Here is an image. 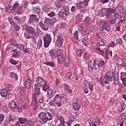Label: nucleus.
I'll return each instance as SVG.
<instances>
[{"label":"nucleus","instance_id":"f257e3e1","mask_svg":"<svg viewBox=\"0 0 126 126\" xmlns=\"http://www.w3.org/2000/svg\"><path fill=\"white\" fill-rule=\"evenodd\" d=\"M38 118L39 119V122L42 125L46 124L47 121H51L53 120V116L50 112H41L38 115Z\"/></svg>","mask_w":126,"mask_h":126},{"label":"nucleus","instance_id":"f03ea898","mask_svg":"<svg viewBox=\"0 0 126 126\" xmlns=\"http://www.w3.org/2000/svg\"><path fill=\"white\" fill-rule=\"evenodd\" d=\"M99 28L101 31H107L110 32L111 31V25L109 24L107 21H104L100 23Z\"/></svg>","mask_w":126,"mask_h":126},{"label":"nucleus","instance_id":"7ed1b4c3","mask_svg":"<svg viewBox=\"0 0 126 126\" xmlns=\"http://www.w3.org/2000/svg\"><path fill=\"white\" fill-rule=\"evenodd\" d=\"M43 40L44 47L48 48L50 44H51V42H52V36H51V34L48 33L45 34V36L43 37Z\"/></svg>","mask_w":126,"mask_h":126},{"label":"nucleus","instance_id":"20e7f679","mask_svg":"<svg viewBox=\"0 0 126 126\" xmlns=\"http://www.w3.org/2000/svg\"><path fill=\"white\" fill-rule=\"evenodd\" d=\"M40 96V93L35 92L33 94V102L32 103V106L33 107V110H37V103H38V97Z\"/></svg>","mask_w":126,"mask_h":126},{"label":"nucleus","instance_id":"39448f33","mask_svg":"<svg viewBox=\"0 0 126 126\" xmlns=\"http://www.w3.org/2000/svg\"><path fill=\"white\" fill-rule=\"evenodd\" d=\"M72 107L76 111H79L81 108V105L78 104V98L74 97L72 100Z\"/></svg>","mask_w":126,"mask_h":126},{"label":"nucleus","instance_id":"423d86ee","mask_svg":"<svg viewBox=\"0 0 126 126\" xmlns=\"http://www.w3.org/2000/svg\"><path fill=\"white\" fill-rule=\"evenodd\" d=\"M88 69L89 71H92L93 70H96L97 69V64L95 63V60H90L88 63Z\"/></svg>","mask_w":126,"mask_h":126},{"label":"nucleus","instance_id":"0eeeda50","mask_svg":"<svg viewBox=\"0 0 126 126\" xmlns=\"http://www.w3.org/2000/svg\"><path fill=\"white\" fill-rule=\"evenodd\" d=\"M63 35L60 34L57 37V39L56 40V45L58 48H62L63 47Z\"/></svg>","mask_w":126,"mask_h":126},{"label":"nucleus","instance_id":"6e6552de","mask_svg":"<svg viewBox=\"0 0 126 126\" xmlns=\"http://www.w3.org/2000/svg\"><path fill=\"white\" fill-rule=\"evenodd\" d=\"M62 52H61L59 50L57 51L55 49H53L49 51V54L51 58L54 59L55 58H57L59 55H61Z\"/></svg>","mask_w":126,"mask_h":126},{"label":"nucleus","instance_id":"1a4fd4ad","mask_svg":"<svg viewBox=\"0 0 126 126\" xmlns=\"http://www.w3.org/2000/svg\"><path fill=\"white\" fill-rule=\"evenodd\" d=\"M25 30L28 33L32 34V35H33V36H35V35L37 34V32H35V28L33 27L27 26L25 28Z\"/></svg>","mask_w":126,"mask_h":126},{"label":"nucleus","instance_id":"9d476101","mask_svg":"<svg viewBox=\"0 0 126 126\" xmlns=\"http://www.w3.org/2000/svg\"><path fill=\"white\" fill-rule=\"evenodd\" d=\"M39 21V19L37 18V15L35 14H32L30 16V19L28 21V23L30 24L34 23L35 22Z\"/></svg>","mask_w":126,"mask_h":126},{"label":"nucleus","instance_id":"9b49d317","mask_svg":"<svg viewBox=\"0 0 126 126\" xmlns=\"http://www.w3.org/2000/svg\"><path fill=\"white\" fill-rule=\"evenodd\" d=\"M114 18L113 19H111L109 21H107L109 23V25L110 24L114 25L117 21L119 20V17L120 16V15H119V13H115L114 14Z\"/></svg>","mask_w":126,"mask_h":126},{"label":"nucleus","instance_id":"f8f14e48","mask_svg":"<svg viewBox=\"0 0 126 126\" xmlns=\"http://www.w3.org/2000/svg\"><path fill=\"white\" fill-rule=\"evenodd\" d=\"M105 78L108 80V82H111V83H115V81L113 78V77L111 76V74L109 72H106L104 75Z\"/></svg>","mask_w":126,"mask_h":126},{"label":"nucleus","instance_id":"ddd939ff","mask_svg":"<svg viewBox=\"0 0 126 126\" xmlns=\"http://www.w3.org/2000/svg\"><path fill=\"white\" fill-rule=\"evenodd\" d=\"M15 120V115L13 114H11L9 115V117H8V120H6L5 121V124H8V123H10V122H14Z\"/></svg>","mask_w":126,"mask_h":126},{"label":"nucleus","instance_id":"4468645a","mask_svg":"<svg viewBox=\"0 0 126 126\" xmlns=\"http://www.w3.org/2000/svg\"><path fill=\"white\" fill-rule=\"evenodd\" d=\"M0 94L1 96L3 97H5L6 96H9V95H10V93L8 92L4 89V88L0 90Z\"/></svg>","mask_w":126,"mask_h":126},{"label":"nucleus","instance_id":"2eb2a0df","mask_svg":"<svg viewBox=\"0 0 126 126\" xmlns=\"http://www.w3.org/2000/svg\"><path fill=\"white\" fill-rule=\"evenodd\" d=\"M42 90L44 92H47L48 89L50 88V85L48 84V82L46 81L42 85H41Z\"/></svg>","mask_w":126,"mask_h":126},{"label":"nucleus","instance_id":"dca6fc26","mask_svg":"<svg viewBox=\"0 0 126 126\" xmlns=\"http://www.w3.org/2000/svg\"><path fill=\"white\" fill-rule=\"evenodd\" d=\"M38 24L40 27H41V28H42V29L44 31H48V30H49V27L48 26V25H46V24H44V23H43V22H39Z\"/></svg>","mask_w":126,"mask_h":126},{"label":"nucleus","instance_id":"f3484780","mask_svg":"<svg viewBox=\"0 0 126 126\" xmlns=\"http://www.w3.org/2000/svg\"><path fill=\"white\" fill-rule=\"evenodd\" d=\"M100 83L101 84V85H103V86H105L107 84L110 83L109 82V81L106 79V78L104 77H101L100 80Z\"/></svg>","mask_w":126,"mask_h":126},{"label":"nucleus","instance_id":"a211bd4d","mask_svg":"<svg viewBox=\"0 0 126 126\" xmlns=\"http://www.w3.org/2000/svg\"><path fill=\"white\" fill-rule=\"evenodd\" d=\"M24 11H26L25 7L21 6L17 9L16 13H17V14H22V13H23Z\"/></svg>","mask_w":126,"mask_h":126},{"label":"nucleus","instance_id":"6ab92c4d","mask_svg":"<svg viewBox=\"0 0 126 126\" xmlns=\"http://www.w3.org/2000/svg\"><path fill=\"white\" fill-rule=\"evenodd\" d=\"M36 84H39V85H42L44 83L46 82L44 79L41 77H37L36 78Z\"/></svg>","mask_w":126,"mask_h":126},{"label":"nucleus","instance_id":"aec40b11","mask_svg":"<svg viewBox=\"0 0 126 126\" xmlns=\"http://www.w3.org/2000/svg\"><path fill=\"white\" fill-rule=\"evenodd\" d=\"M58 63L62 64L63 62V53L62 52L60 55L58 56Z\"/></svg>","mask_w":126,"mask_h":126},{"label":"nucleus","instance_id":"412c9836","mask_svg":"<svg viewBox=\"0 0 126 126\" xmlns=\"http://www.w3.org/2000/svg\"><path fill=\"white\" fill-rule=\"evenodd\" d=\"M41 87H42V85H39L38 84H34V91L35 92L40 93L41 90Z\"/></svg>","mask_w":126,"mask_h":126},{"label":"nucleus","instance_id":"4be33fe9","mask_svg":"<svg viewBox=\"0 0 126 126\" xmlns=\"http://www.w3.org/2000/svg\"><path fill=\"white\" fill-rule=\"evenodd\" d=\"M107 9V16H110L111 14L113 13H115L116 11H117V9L116 8H108Z\"/></svg>","mask_w":126,"mask_h":126},{"label":"nucleus","instance_id":"5701e85b","mask_svg":"<svg viewBox=\"0 0 126 126\" xmlns=\"http://www.w3.org/2000/svg\"><path fill=\"white\" fill-rule=\"evenodd\" d=\"M31 82H32V80L29 79H27L26 81L25 86L27 89H29V88L31 87Z\"/></svg>","mask_w":126,"mask_h":126},{"label":"nucleus","instance_id":"b1692460","mask_svg":"<svg viewBox=\"0 0 126 126\" xmlns=\"http://www.w3.org/2000/svg\"><path fill=\"white\" fill-rule=\"evenodd\" d=\"M82 42L85 46H88L89 45V39L86 36L83 38Z\"/></svg>","mask_w":126,"mask_h":126},{"label":"nucleus","instance_id":"393cba45","mask_svg":"<svg viewBox=\"0 0 126 126\" xmlns=\"http://www.w3.org/2000/svg\"><path fill=\"white\" fill-rule=\"evenodd\" d=\"M9 76L11 78H14L15 80H17L18 79V76H17V74L15 73L14 72L10 73Z\"/></svg>","mask_w":126,"mask_h":126},{"label":"nucleus","instance_id":"a878e982","mask_svg":"<svg viewBox=\"0 0 126 126\" xmlns=\"http://www.w3.org/2000/svg\"><path fill=\"white\" fill-rule=\"evenodd\" d=\"M32 11L33 13L35 14H39L41 12V9L38 7H33L32 8Z\"/></svg>","mask_w":126,"mask_h":126},{"label":"nucleus","instance_id":"bb28decb","mask_svg":"<svg viewBox=\"0 0 126 126\" xmlns=\"http://www.w3.org/2000/svg\"><path fill=\"white\" fill-rule=\"evenodd\" d=\"M59 98H60V100L61 102H62V101H63V99H64V100H66V99H65V98H64V96H63L62 97H60V94H57L55 96L54 98L53 99V101L54 102H56V101H57V100H58V99H59Z\"/></svg>","mask_w":126,"mask_h":126},{"label":"nucleus","instance_id":"cd10ccee","mask_svg":"<svg viewBox=\"0 0 126 126\" xmlns=\"http://www.w3.org/2000/svg\"><path fill=\"white\" fill-rule=\"evenodd\" d=\"M117 9L120 13H124V7L120 3H119L118 5L117 6Z\"/></svg>","mask_w":126,"mask_h":126},{"label":"nucleus","instance_id":"c85d7f7f","mask_svg":"<svg viewBox=\"0 0 126 126\" xmlns=\"http://www.w3.org/2000/svg\"><path fill=\"white\" fill-rule=\"evenodd\" d=\"M118 22H117V24H120L122 23H124L126 22V19H125V17L124 16H120L118 17Z\"/></svg>","mask_w":126,"mask_h":126},{"label":"nucleus","instance_id":"c756f323","mask_svg":"<svg viewBox=\"0 0 126 126\" xmlns=\"http://www.w3.org/2000/svg\"><path fill=\"white\" fill-rule=\"evenodd\" d=\"M69 64V57H66L64 60V65L65 67H67V66Z\"/></svg>","mask_w":126,"mask_h":126},{"label":"nucleus","instance_id":"7c9ffc66","mask_svg":"<svg viewBox=\"0 0 126 126\" xmlns=\"http://www.w3.org/2000/svg\"><path fill=\"white\" fill-rule=\"evenodd\" d=\"M101 15L102 17H104V16H108V11L107 9L103 8L101 9Z\"/></svg>","mask_w":126,"mask_h":126},{"label":"nucleus","instance_id":"2f4dec72","mask_svg":"<svg viewBox=\"0 0 126 126\" xmlns=\"http://www.w3.org/2000/svg\"><path fill=\"white\" fill-rule=\"evenodd\" d=\"M5 9L8 13H11L12 12V8H11V5H8L5 7Z\"/></svg>","mask_w":126,"mask_h":126},{"label":"nucleus","instance_id":"473e14b6","mask_svg":"<svg viewBox=\"0 0 126 126\" xmlns=\"http://www.w3.org/2000/svg\"><path fill=\"white\" fill-rule=\"evenodd\" d=\"M119 120L121 123H124L126 120V114L122 113L119 117Z\"/></svg>","mask_w":126,"mask_h":126},{"label":"nucleus","instance_id":"72a5a7b5","mask_svg":"<svg viewBox=\"0 0 126 126\" xmlns=\"http://www.w3.org/2000/svg\"><path fill=\"white\" fill-rule=\"evenodd\" d=\"M4 89L7 91L9 93H10V91H11L12 90L13 88L12 86L11 85H6Z\"/></svg>","mask_w":126,"mask_h":126},{"label":"nucleus","instance_id":"f704fd0d","mask_svg":"<svg viewBox=\"0 0 126 126\" xmlns=\"http://www.w3.org/2000/svg\"><path fill=\"white\" fill-rule=\"evenodd\" d=\"M83 53H84V50L83 49L78 50L76 52V55L78 56V57H81Z\"/></svg>","mask_w":126,"mask_h":126},{"label":"nucleus","instance_id":"c9c22d12","mask_svg":"<svg viewBox=\"0 0 126 126\" xmlns=\"http://www.w3.org/2000/svg\"><path fill=\"white\" fill-rule=\"evenodd\" d=\"M112 77L114 80V81H117L118 79L116 78L118 76V72L117 71H114L112 72Z\"/></svg>","mask_w":126,"mask_h":126},{"label":"nucleus","instance_id":"e433bc0d","mask_svg":"<svg viewBox=\"0 0 126 126\" xmlns=\"http://www.w3.org/2000/svg\"><path fill=\"white\" fill-rule=\"evenodd\" d=\"M35 120L34 119H31L28 121L27 126H34V123Z\"/></svg>","mask_w":126,"mask_h":126},{"label":"nucleus","instance_id":"4c0bfd02","mask_svg":"<svg viewBox=\"0 0 126 126\" xmlns=\"http://www.w3.org/2000/svg\"><path fill=\"white\" fill-rule=\"evenodd\" d=\"M20 56V52L17 51L16 52L13 53L12 54V57L13 58H19Z\"/></svg>","mask_w":126,"mask_h":126},{"label":"nucleus","instance_id":"58836bf2","mask_svg":"<svg viewBox=\"0 0 126 126\" xmlns=\"http://www.w3.org/2000/svg\"><path fill=\"white\" fill-rule=\"evenodd\" d=\"M10 107L12 108V109H15L17 107V104L13 101H11L10 102Z\"/></svg>","mask_w":126,"mask_h":126},{"label":"nucleus","instance_id":"ea45409f","mask_svg":"<svg viewBox=\"0 0 126 126\" xmlns=\"http://www.w3.org/2000/svg\"><path fill=\"white\" fill-rule=\"evenodd\" d=\"M104 64H105V62L103 60H101L98 63L97 66L99 68V67H102V66H104Z\"/></svg>","mask_w":126,"mask_h":126},{"label":"nucleus","instance_id":"a19ab883","mask_svg":"<svg viewBox=\"0 0 126 126\" xmlns=\"http://www.w3.org/2000/svg\"><path fill=\"white\" fill-rule=\"evenodd\" d=\"M43 44V41L41 39H39L38 41V43L37 44V49H41V47H42V45Z\"/></svg>","mask_w":126,"mask_h":126},{"label":"nucleus","instance_id":"79ce46f5","mask_svg":"<svg viewBox=\"0 0 126 126\" xmlns=\"http://www.w3.org/2000/svg\"><path fill=\"white\" fill-rule=\"evenodd\" d=\"M45 64H46V65H49L50 66H51L52 67H54V66H55V63H54L51 62H46L45 63Z\"/></svg>","mask_w":126,"mask_h":126},{"label":"nucleus","instance_id":"37998d69","mask_svg":"<svg viewBox=\"0 0 126 126\" xmlns=\"http://www.w3.org/2000/svg\"><path fill=\"white\" fill-rule=\"evenodd\" d=\"M19 121L21 123V124H24V123H26L27 119L24 118H19Z\"/></svg>","mask_w":126,"mask_h":126},{"label":"nucleus","instance_id":"c03bdc74","mask_svg":"<svg viewBox=\"0 0 126 126\" xmlns=\"http://www.w3.org/2000/svg\"><path fill=\"white\" fill-rule=\"evenodd\" d=\"M90 0H84L83 2H81L82 4L84 6H87L88 3Z\"/></svg>","mask_w":126,"mask_h":126},{"label":"nucleus","instance_id":"a18cd8bd","mask_svg":"<svg viewBox=\"0 0 126 126\" xmlns=\"http://www.w3.org/2000/svg\"><path fill=\"white\" fill-rule=\"evenodd\" d=\"M29 32H25L24 33V38L25 39H30L31 38V36H30V34L29 33Z\"/></svg>","mask_w":126,"mask_h":126},{"label":"nucleus","instance_id":"49530a36","mask_svg":"<svg viewBox=\"0 0 126 126\" xmlns=\"http://www.w3.org/2000/svg\"><path fill=\"white\" fill-rule=\"evenodd\" d=\"M76 7H77V9H80V8H84V6L82 5L81 2L77 3L76 4Z\"/></svg>","mask_w":126,"mask_h":126},{"label":"nucleus","instance_id":"de8ad7c7","mask_svg":"<svg viewBox=\"0 0 126 126\" xmlns=\"http://www.w3.org/2000/svg\"><path fill=\"white\" fill-rule=\"evenodd\" d=\"M17 47L18 49H19V50H21L22 51H23L24 50V45L21 44H18L17 45Z\"/></svg>","mask_w":126,"mask_h":126},{"label":"nucleus","instance_id":"09e8293b","mask_svg":"<svg viewBox=\"0 0 126 126\" xmlns=\"http://www.w3.org/2000/svg\"><path fill=\"white\" fill-rule=\"evenodd\" d=\"M126 103H124V102H122L121 103V109L122 110V111L121 110H119V112H120V113H121V112H123V111H124V110H125L126 109Z\"/></svg>","mask_w":126,"mask_h":126},{"label":"nucleus","instance_id":"8fccbe9b","mask_svg":"<svg viewBox=\"0 0 126 126\" xmlns=\"http://www.w3.org/2000/svg\"><path fill=\"white\" fill-rule=\"evenodd\" d=\"M44 23L46 25H48V24H51V19H50V18H46L45 19V20H44Z\"/></svg>","mask_w":126,"mask_h":126},{"label":"nucleus","instance_id":"3c124183","mask_svg":"<svg viewBox=\"0 0 126 126\" xmlns=\"http://www.w3.org/2000/svg\"><path fill=\"white\" fill-rule=\"evenodd\" d=\"M74 38L77 40L79 39V37H78V31H75L74 33Z\"/></svg>","mask_w":126,"mask_h":126},{"label":"nucleus","instance_id":"603ef678","mask_svg":"<svg viewBox=\"0 0 126 126\" xmlns=\"http://www.w3.org/2000/svg\"><path fill=\"white\" fill-rule=\"evenodd\" d=\"M62 11H63V14L65 15L66 16H67L69 14V11H68V9L64 8L62 10Z\"/></svg>","mask_w":126,"mask_h":126},{"label":"nucleus","instance_id":"864d4df0","mask_svg":"<svg viewBox=\"0 0 126 126\" xmlns=\"http://www.w3.org/2000/svg\"><path fill=\"white\" fill-rule=\"evenodd\" d=\"M9 62L12 64H14L15 65L18 63V62L17 61H16L13 59H10Z\"/></svg>","mask_w":126,"mask_h":126},{"label":"nucleus","instance_id":"5fc2aeb1","mask_svg":"<svg viewBox=\"0 0 126 126\" xmlns=\"http://www.w3.org/2000/svg\"><path fill=\"white\" fill-rule=\"evenodd\" d=\"M98 43L100 46H104V45H105V40H104V39H100V40L98 41Z\"/></svg>","mask_w":126,"mask_h":126},{"label":"nucleus","instance_id":"6e6d98bb","mask_svg":"<svg viewBox=\"0 0 126 126\" xmlns=\"http://www.w3.org/2000/svg\"><path fill=\"white\" fill-rule=\"evenodd\" d=\"M19 6V3L17 2V3H15L13 5V9L14 10H15V9H16V8H17V7H18Z\"/></svg>","mask_w":126,"mask_h":126},{"label":"nucleus","instance_id":"4d7b16f0","mask_svg":"<svg viewBox=\"0 0 126 126\" xmlns=\"http://www.w3.org/2000/svg\"><path fill=\"white\" fill-rule=\"evenodd\" d=\"M10 43L11 45H13L14 46H17L18 44H17L16 40H14L13 39L10 40Z\"/></svg>","mask_w":126,"mask_h":126},{"label":"nucleus","instance_id":"13d9d810","mask_svg":"<svg viewBox=\"0 0 126 126\" xmlns=\"http://www.w3.org/2000/svg\"><path fill=\"white\" fill-rule=\"evenodd\" d=\"M89 90H90L91 92L93 91V83H92V82H91L89 83Z\"/></svg>","mask_w":126,"mask_h":126},{"label":"nucleus","instance_id":"bf43d9fd","mask_svg":"<svg viewBox=\"0 0 126 126\" xmlns=\"http://www.w3.org/2000/svg\"><path fill=\"white\" fill-rule=\"evenodd\" d=\"M43 9L46 12H49V11H51L52 8H50L49 6H47L45 7Z\"/></svg>","mask_w":126,"mask_h":126},{"label":"nucleus","instance_id":"052dcab7","mask_svg":"<svg viewBox=\"0 0 126 126\" xmlns=\"http://www.w3.org/2000/svg\"><path fill=\"white\" fill-rule=\"evenodd\" d=\"M94 29H95V26H94V25H91L90 28V32L92 33Z\"/></svg>","mask_w":126,"mask_h":126},{"label":"nucleus","instance_id":"680f3d73","mask_svg":"<svg viewBox=\"0 0 126 126\" xmlns=\"http://www.w3.org/2000/svg\"><path fill=\"white\" fill-rule=\"evenodd\" d=\"M73 75V74H72V72L67 73L66 74V76H67L68 79H70V78Z\"/></svg>","mask_w":126,"mask_h":126},{"label":"nucleus","instance_id":"e2e57ef3","mask_svg":"<svg viewBox=\"0 0 126 126\" xmlns=\"http://www.w3.org/2000/svg\"><path fill=\"white\" fill-rule=\"evenodd\" d=\"M122 83L125 87H126V78L125 77L122 78Z\"/></svg>","mask_w":126,"mask_h":126},{"label":"nucleus","instance_id":"0e129e2a","mask_svg":"<svg viewBox=\"0 0 126 126\" xmlns=\"http://www.w3.org/2000/svg\"><path fill=\"white\" fill-rule=\"evenodd\" d=\"M116 43L119 44V45H121V44H123V39H122V38L118 39L116 40Z\"/></svg>","mask_w":126,"mask_h":126},{"label":"nucleus","instance_id":"69168bd1","mask_svg":"<svg viewBox=\"0 0 126 126\" xmlns=\"http://www.w3.org/2000/svg\"><path fill=\"white\" fill-rule=\"evenodd\" d=\"M115 46H116V43L114 41H111L108 45V47H112V48H114Z\"/></svg>","mask_w":126,"mask_h":126},{"label":"nucleus","instance_id":"338daca9","mask_svg":"<svg viewBox=\"0 0 126 126\" xmlns=\"http://www.w3.org/2000/svg\"><path fill=\"white\" fill-rule=\"evenodd\" d=\"M63 10L60 11L59 12V17H60L61 18H63Z\"/></svg>","mask_w":126,"mask_h":126},{"label":"nucleus","instance_id":"774afa93","mask_svg":"<svg viewBox=\"0 0 126 126\" xmlns=\"http://www.w3.org/2000/svg\"><path fill=\"white\" fill-rule=\"evenodd\" d=\"M14 19H15V20H17V21H18V22H21V18L19 16H17V17H15L14 18Z\"/></svg>","mask_w":126,"mask_h":126}]
</instances>
